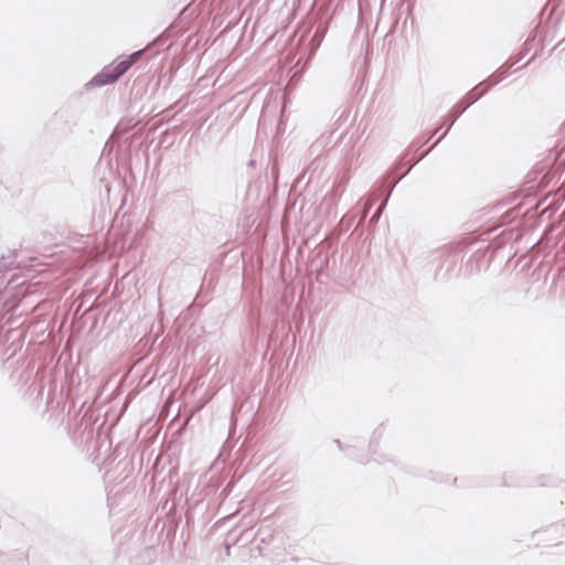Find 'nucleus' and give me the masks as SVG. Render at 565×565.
I'll use <instances>...</instances> for the list:
<instances>
[{"label":"nucleus","instance_id":"f257e3e1","mask_svg":"<svg viewBox=\"0 0 565 565\" xmlns=\"http://www.w3.org/2000/svg\"><path fill=\"white\" fill-rule=\"evenodd\" d=\"M147 47L138 50L125 57L119 63H110L106 65L97 75H95L89 85L100 87L115 83L135 63H137L145 54Z\"/></svg>","mask_w":565,"mask_h":565},{"label":"nucleus","instance_id":"f03ea898","mask_svg":"<svg viewBox=\"0 0 565 565\" xmlns=\"http://www.w3.org/2000/svg\"><path fill=\"white\" fill-rule=\"evenodd\" d=\"M467 109V106H463L461 105L460 103H458L457 105H455L450 111V114L448 115V125H447V129L445 130V132L440 136V138H444L447 132L449 131V129L451 128V126L455 124V121L463 114V111Z\"/></svg>","mask_w":565,"mask_h":565},{"label":"nucleus","instance_id":"7ed1b4c3","mask_svg":"<svg viewBox=\"0 0 565 565\" xmlns=\"http://www.w3.org/2000/svg\"><path fill=\"white\" fill-rule=\"evenodd\" d=\"M483 85V83H480L478 86H476L472 90H470L467 95V98H468V103L465 105L467 106V108L473 104L475 102H477L479 98H481L487 92L488 89L491 87L490 84L482 88L481 90H479V88Z\"/></svg>","mask_w":565,"mask_h":565},{"label":"nucleus","instance_id":"20e7f679","mask_svg":"<svg viewBox=\"0 0 565 565\" xmlns=\"http://www.w3.org/2000/svg\"><path fill=\"white\" fill-rule=\"evenodd\" d=\"M512 67V64H509L507 68L503 66L500 67L497 72H494L489 78L488 82L490 83V86L499 84L501 81H503L509 72V68Z\"/></svg>","mask_w":565,"mask_h":565},{"label":"nucleus","instance_id":"39448f33","mask_svg":"<svg viewBox=\"0 0 565 565\" xmlns=\"http://www.w3.org/2000/svg\"><path fill=\"white\" fill-rule=\"evenodd\" d=\"M512 67V64H509L507 68L503 66L500 67L497 72H494L489 78L488 82L490 83V86L499 84L501 81H503L509 72V68Z\"/></svg>","mask_w":565,"mask_h":565},{"label":"nucleus","instance_id":"423d86ee","mask_svg":"<svg viewBox=\"0 0 565 565\" xmlns=\"http://www.w3.org/2000/svg\"><path fill=\"white\" fill-rule=\"evenodd\" d=\"M323 36H324V30L317 29L315 34L311 38V41H310L312 51H316L318 49V46L321 44V42L323 40Z\"/></svg>","mask_w":565,"mask_h":565},{"label":"nucleus","instance_id":"0eeeda50","mask_svg":"<svg viewBox=\"0 0 565 565\" xmlns=\"http://www.w3.org/2000/svg\"><path fill=\"white\" fill-rule=\"evenodd\" d=\"M387 199H388V196H387V198L384 200V202L379 206L377 211H376V212H375V214L372 216L371 221H376V220L381 216V214H382V212H383V210H384V207H385V205H386Z\"/></svg>","mask_w":565,"mask_h":565},{"label":"nucleus","instance_id":"6e6552de","mask_svg":"<svg viewBox=\"0 0 565 565\" xmlns=\"http://www.w3.org/2000/svg\"><path fill=\"white\" fill-rule=\"evenodd\" d=\"M441 139H443V138H440V137H439V138H438V140H437V141H436L431 147H429V150H433V148H434V147H435V146H436V145L441 140Z\"/></svg>","mask_w":565,"mask_h":565},{"label":"nucleus","instance_id":"1a4fd4ad","mask_svg":"<svg viewBox=\"0 0 565 565\" xmlns=\"http://www.w3.org/2000/svg\"><path fill=\"white\" fill-rule=\"evenodd\" d=\"M370 207H371V203L366 206V209H365V211H364V214H363V217H365V216H366L367 211H369V209H370Z\"/></svg>","mask_w":565,"mask_h":565},{"label":"nucleus","instance_id":"9d476101","mask_svg":"<svg viewBox=\"0 0 565 565\" xmlns=\"http://www.w3.org/2000/svg\"><path fill=\"white\" fill-rule=\"evenodd\" d=\"M441 128V126H439L438 128H436L433 132H431V136L436 135L437 132H439V129Z\"/></svg>","mask_w":565,"mask_h":565},{"label":"nucleus","instance_id":"9b49d317","mask_svg":"<svg viewBox=\"0 0 565 565\" xmlns=\"http://www.w3.org/2000/svg\"><path fill=\"white\" fill-rule=\"evenodd\" d=\"M334 443H335V444H337V446L341 449V443H340V440H338V439H337V440H334Z\"/></svg>","mask_w":565,"mask_h":565}]
</instances>
